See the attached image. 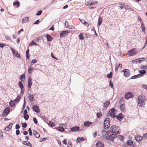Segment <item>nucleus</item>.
I'll use <instances>...</instances> for the list:
<instances>
[{
	"label": "nucleus",
	"mask_w": 147,
	"mask_h": 147,
	"mask_svg": "<svg viewBox=\"0 0 147 147\" xmlns=\"http://www.w3.org/2000/svg\"><path fill=\"white\" fill-rule=\"evenodd\" d=\"M110 131H106V130H103L101 131L102 134L104 136L107 135V136H106L105 137V138L106 140L113 141L115 139V134H112V136H111ZM104 138L105 137H104Z\"/></svg>",
	"instance_id": "f257e3e1"
},
{
	"label": "nucleus",
	"mask_w": 147,
	"mask_h": 147,
	"mask_svg": "<svg viewBox=\"0 0 147 147\" xmlns=\"http://www.w3.org/2000/svg\"><path fill=\"white\" fill-rule=\"evenodd\" d=\"M110 129L111 131H110V133L111 136H112V134H115V138L117 137V134H119L120 133L119 131V128L117 127L115 125H113L111 126Z\"/></svg>",
	"instance_id": "f03ea898"
},
{
	"label": "nucleus",
	"mask_w": 147,
	"mask_h": 147,
	"mask_svg": "<svg viewBox=\"0 0 147 147\" xmlns=\"http://www.w3.org/2000/svg\"><path fill=\"white\" fill-rule=\"evenodd\" d=\"M146 100L144 96L141 95L139 96L138 98V104H140L141 107H142L143 105L144 104Z\"/></svg>",
	"instance_id": "7ed1b4c3"
},
{
	"label": "nucleus",
	"mask_w": 147,
	"mask_h": 147,
	"mask_svg": "<svg viewBox=\"0 0 147 147\" xmlns=\"http://www.w3.org/2000/svg\"><path fill=\"white\" fill-rule=\"evenodd\" d=\"M110 120L109 118H107L104 121V127L105 129H108L110 126Z\"/></svg>",
	"instance_id": "20e7f679"
},
{
	"label": "nucleus",
	"mask_w": 147,
	"mask_h": 147,
	"mask_svg": "<svg viewBox=\"0 0 147 147\" xmlns=\"http://www.w3.org/2000/svg\"><path fill=\"white\" fill-rule=\"evenodd\" d=\"M116 109L115 108H113L111 109L108 112L109 114L113 118L115 117V112Z\"/></svg>",
	"instance_id": "39448f33"
},
{
	"label": "nucleus",
	"mask_w": 147,
	"mask_h": 147,
	"mask_svg": "<svg viewBox=\"0 0 147 147\" xmlns=\"http://www.w3.org/2000/svg\"><path fill=\"white\" fill-rule=\"evenodd\" d=\"M10 111V108L6 107L3 111V113L2 114L3 116L4 117L6 116L9 113Z\"/></svg>",
	"instance_id": "423d86ee"
},
{
	"label": "nucleus",
	"mask_w": 147,
	"mask_h": 147,
	"mask_svg": "<svg viewBox=\"0 0 147 147\" xmlns=\"http://www.w3.org/2000/svg\"><path fill=\"white\" fill-rule=\"evenodd\" d=\"M137 50L135 49H133L129 51L128 54L130 56H133L135 55L137 53Z\"/></svg>",
	"instance_id": "0eeeda50"
},
{
	"label": "nucleus",
	"mask_w": 147,
	"mask_h": 147,
	"mask_svg": "<svg viewBox=\"0 0 147 147\" xmlns=\"http://www.w3.org/2000/svg\"><path fill=\"white\" fill-rule=\"evenodd\" d=\"M122 71L124 72V75L125 77H128L129 76L130 72L128 69H124Z\"/></svg>",
	"instance_id": "6e6552de"
},
{
	"label": "nucleus",
	"mask_w": 147,
	"mask_h": 147,
	"mask_svg": "<svg viewBox=\"0 0 147 147\" xmlns=\"http://www.w3.org/2000/svg\"><path fill=\"white\" fill-rule=\"evenodd\" d=\"M32 108L33 110L36 113H39L40 112V111L38 106L35 105H33L32 106Z\"/></svg>",
	"instance_id": "1a4fd4ad"
},
{
	"label": "nucleus",
	"mask_w": 147,
	"mask_h": 147,
	"mask_svg": "<svg viewBox=\"0 0 147 147\" xmlns=\"http://www.w3.org/2000/svg\"><path fill=\"white\" fill-rule=\"evenodd\" d=\"M68 33V32L67 30L63 31L60 33V37H64L67 36Z\"/></svg>",
	"instance_id": "9d476101"
},
{
	"label": "nucleus",
	"mask_w": 147,
	"mask_h": 147,
	"mask_svg": "<svg viewBox=\"0 0 147 147\" xmlns=\"http://www.w3.org/2000/svg\"><path fill=\"white\" fill-rule=\"evenodd\" d=\"M96 146V147H104V144L101 142H97Z\"/></svg>",
	"instance_id": "9b49d317"
},
{
	"label": "nucleus",
	"mask_w": 147,
	"mask_h": 147,
	"mask_svg": "<svg viewBox=\"0 0 147 147\" xmlns=\"http://www.w3.org/2000/svg\"><path fill=\"white\" fill-rule=\"evenodd\" d=\"M116 118L119 120L121 121L123 118L122 114L121 113H119L117 115L115 116Z\"/></svg>",
	"instance_id": "f8f14e48"
},
{
	"label": "nucleus",
	"mask_w": 147,
	"mask_h": 147,
	"mask_svg": "<svg viewBox=\"0 0 147 147\" xmlns=\"http://www.w3.org/2000/svg\"><path fill=\"white\" fill-rule=\"evenodd\" d=\"M131 96V92H128L126 93L125 94V98L127 99H128L130 98Z\"/></svg>",
	"instance_id": "ddd939ff"
},
{
	"label": "nucleus",
	"mask_w": 147,
	"mask_h": 147,
	"mask_svg": "<svg viewBox=\"0 0 147 147\" xmlns=\"http://www.w3.org/2000/svg\"><path fill=\"white\" fill-rule=\"evenodd\" d=\"M32 84V79L31 78H29L28 79V87L30 88H31V86Z\"/></svg>",
	"instance_id": "4468645a"
},
{
	"label": "nucleus",
	"mask_w": 147,
	"mask_h": 147,
	"mask_svg": "<svg viewBox=\"0 0 147 147\" xmlns=\"http://www.w3.org/2000/svg\"><path fill=\"white\" fill-rule=\"evenodd\" d=\"M28 98L29 100L31 102H32L34 100V96L31 94H28Z\"/></svg>",
	"instance_id": "2eb2a0df"
},
{
	"label": "nucleus",
	"mask_w": 147,
	"mask_h": 147,
	"mask_svg": "<svg viewBox=\"0 0 147 147\" xmlns=\"http://www.w3.org/2000/svg\"><path fill=\"white\" fill-rule=\"evenodd\" d=\"M143 139V138L140 136L137 135L135 137V139L136 141H138L141 140Z\"/></svg>",
	"instance_id": "dca6fc26"
},
{
	"label": "nucleus",
	"mask_w": 147,
	"mask_h": 147,
	"mask_svg": "<svg viewBox=\"0 0 147 147\" xmlns=\"http://www.w3.org/2000/svg\"><path fill=\"white\" fill-rule=\"evenodd\" d=\"M80 129V127L78 126H74L71 129V130L72 131H74L78 130Z\"/></svg>",
	"instance_id": "f3484780"
},
{
	"label": "nucleus",
	"mask_w": 147,
	"mask_h": 147,
	"mask_svg": "<svg viewBox=\"0 0 147 147\" xmlns=\"http://www.w3.org/2000/svg\"><path fill=\"white\" fill-rule=\"evenodd\" d=\"M94 4L95 3L92 1H89L88 2H87L86 3V5L88 6H90L94 5Z\"/></svg>",
	"instance_id": "a211bd4d"
},
{
	"label": "nucleus",
	"mask_w": 147,
	"mask_h": 147,
	"mask_svg": "<svg viewBox=\"0 0 147 147\" xmlns=\"http://www.w3.org/2000/svg\"><path fill=\"white\" fill-rule=\"evenodd\" d=\"M142 76V75L140 74H138L136 75H134L133 76H132L131 79H135L136 78H139Z\"/></svg>",
	"instance_id": "6ab92c4d"
},
{
	"label": "nucleus",
	"mask_w": 147,
	"mask_h": 147,
	"mask_svg": "<svg viewBox=\"0 0 147 147\" xmlns=\"http://www.w3.org/2000/svg\"><path fill=\"white\" fill-rule=\"evenodd\" d=\"M92 123L89 121H85L84 123V126L85 127H88Z\"/></svg>",
	"instance_id": "aec40b11"
},
{
	"label": "nucleus",
	"mask_w": 147,
	"mask_h": 147,
	"mask_svg": "<svg viewBox=\"0 0 147 147\" xmlns=\"http://www.w3.org/2000/svg\"><path fill=\"white\" fill-rule=\"evenodd\" d=\"M85 140V139L83 137H78L77 138L76 141L77 142L79 143L80 141H83Z\"/></svg>",
	"instance_id": "412c9836"
},
{
	"label": "nucleus",
	"mask_w": 147,
	"mask_h": 147,
	"mask_svg": "<svg viewBox=\"0 0 147 147\" xmlns=\"http://www.w3.org/2000/svg\"><path fill=\"white\" fill-rule=\"evenodd\" d=\"M46 37L47 40L48 41H51L53 39V38L48 34L46 35Z\"/></svg>",
	"instance_id": "4be33fe9"
},
{
	"label": "nucleus",
	"mask_w": 147,
	"mask_h": 147,
	"mask_svg": "<svg viewBox=\"0 0 147 147\" xmlns=\"http://www.w3.org/2000/svg\"><path fill=\"white\" fill-rule=\"evenodd\" d=\"M29 20V17H27L24 18L22 20V23H25L27 22Z\"/></svg>",
	"instance_id": "5701e85b"
},
{
	"label": "nucleus",
	"mask_w": 147,
	"mask_h": 147,
	"mask_svg": "<svg viewBox=\"0 0 147 147\" xmlns=\"http://www.w3.org/2000/svg\"><path fill=\"white\" fill-rule=\"evenodd\" d=\"M13 53L14 55H15V56L19 58L20 57V55L18 53V52L17 51L15 50L13 52Z\"/></svg>",
	"instance_id": "b1692460"
},
{
	"label": "nucleus",
	"mask_w": 147,
	"mask_h": 147,
	"mask_svg": "<svg viewBox=\"0 0 147 147\" xmlns=\"http://www.w3.org/2000/svg\"><path fill=\"white\" fill-rule=\"evenodd\" d=\"M21 98V96L18 95V96L17 97V98L16 99H15L14 100V101L15 102H16L17 103H18L19 102V101H20Z\"/></svg>",
	"instance_id": "393cba45"
},
{
	"label": "nucleus",
	"mask_w": 147,
	"mask_h": 147,
	"mask_svg": "<svg viewBox=\"0 0 147 147\" xmlns=\"http://www.w3.org/2000/svg\"><path fill=\"white\" fill-rule=\"evenodd\" d=\"M33 133L34 134V136L36 138H38L40 137V136L39 134L35 131H34L33 132Z\"/></svg>",
	"instance_id": "a878e982"
},
{
	"label": "nucleus",
	"mask_w": 147,
	"mask_h": 147,
	"mask_svg": "<svg viewBox=\"0 0 147 147\" xmlns=\"http://www.w3.org/2000/svg\"><path fill=\"white\" fill-rule=\"evenodd\" d=\"M15 103L14 101L11 100L9 102V105L11 107H13Z\"/></svg>",
	"instance_id": "bb28decb"
},
{
	"label": "nucleus",
	"mask_w": 147,
	"mask_h": 147,
	"mask_svg": "<svg viewBox=\"0 0 147 147\" xmlns=\"http://www.w3.org/2000/svg\"><path fill=\"white\" fill-rule=\"evenodd\" d=\"M102 18L101 17H99L98 21V26H100L102 23Z\"/></svg>",
	"instance_id": "cd10ccee"
},
{
	"label": "nucleus",
	"mask_w": 147,
	"mask_h": 147,
	"mask_svg": "<svg viewBox=\"0 0 147 147\" xmlns=\"http://www.w3.org/2000/svg\"><path fill=\"white\" fill-rule=\"evenodd\" d=\"M139 72L140 74H141L142 75L143 74H145L146 73V71L145 70H141L139 71Z\"/></svg>",
	"instance_id": "c85d7f7f"
},
{
	"label": "nucleus",
	"mask_w": 147,
	"mask_h": 147,
	"mask_svg": "<svg viewBox=\"0 0 147 147\" xmlns=\"http://www.w3.org/2000/svg\"><path fill=\"white\" fill-rule=\"evenodd\" d=\"M141 27L142 30V31L144 32L145 31V25L142 22L141 23Z\"/></svg>",
	"instance_id": "c756f323"
},
{
	"label": "nucleus",
	"mask_w": 147,
	"mask_h": 147,
	"mask_svg": "<svg viewBox=\"0 0 147 147\" xmlns=\"http://www.w3.org/2000/svg\"><path fill=\"white\" fill-rule=\"evenodd\" d=\"M110 102L109 101H107L105 103H104V106L106 107H108V105L110 104Z\"/></svg>",
	"instance_id": "7c9ffc66"
},
{
	"label": "nucleus",
	"mask_w": 147,
	"mask_h": 147,
	"mask_svg": "<svg viewBox=\"0 0 147 147\" xmlns=\"http://www.w3.org/2000/svg\"><path fill=\"white\" fill-rule=\"evenodd\" d=\"M48 124L49 126H50L51 127H53L55 126V123L54 122L49 121Z\"/></svg>",
	"instance_id": "2f4dec72"
},
{
	"label": "nucleus",
	"mask_w": 147,
	"mask_h": 147,
	"mask_svg": "<svg viewBox=\"0 0 147 147\" xmlns=\"http://www.w3.org/2000/svg\"><path fill=\"white\" fill-rule=\"evenodd\" d=\"M133 143V141L131 140H128L127 142V144L129 146L132 145Z\"/></svg>",
	"instance_id": "473e14b6"
},
{
	"label": "nucleus",
	"mask_w": 147,
	"mask_h": 147,
	"mask_svg": "<svg viewBox=\"0 0 147 147\" xmlns=\"http://www.w3.org/2000/svg\"><path fill=\"white\" fill-rule=\"evenodd\" d=\"M18 84L20 89H23L24 88V86L22 82L21 81H19L18 82Z\"/></svg>",
	"instance_id": "72a5a7b5"
},
{
	"label": "nucleus",
	"mask_w": 147,
	"mask_h": 147,
	"mask_svg": "<svg viewBox=\"0 0 147 147\" xmlns=\"http://www.w3.org/2000/svg\"><path fill=\"white\" fill-rule=\"evenodd\" d=\"M96 115L97 118H100L102 115V113L100 111L96 113Z\"/></svg>",
	"instance_id": "f704fd0d"
},
{
	"label": "nucleus",
	"mask_w": 147,
	"mask_h": 147,
	"mask_svg": "<svg viewBox=\"0 0 147 147\" xmlns=\"http://www.w3.org/2000/svg\"><path fill=\"white\" fill-rule=\"evenodd\" d=\"M145 59L144 58H141L140 59H136V63H140L141 61H142L141 59Z\"/></svg>",
	"instance_id": "c9c22d12"
},
{
	"label": "nucleus",
	"mask_w": 147,
	"mask_h": 147,
	"mask_svg": "<svg viewBox=\"0 0 147 147\" xmlns=\"http://www.w3.org/2000/svg\"><path fill=\"white\" fill-rule=\"evenodd\" d=\"M79 37L80 39V40H84V38L83 36V34L82 33H81L79 35Z\"/></svg>",
	"instance_id": "e433bc0d"
},
{
	"label": "nucleus",
	"mask_w": 147,
	"mask_h": 147,
	"mask_svg": "<svg viewBox=\"0 0 147 147\" xmlns=\"http://www.w3.org/2000/svg\"><path fill=\"white\" fill-rule=\"evenodd\" d=\"M125 8L126 10L128 9V10H130L131 11H133V9L129 7L127 5H125Z\"/></svg>",
	"instance_id": "4c0bfd02"
},
{
	"label": "nucleus",
	"mask_w": 147,
	"mask_h": 147,
	"mask_svg": "<svg viewBox=\"0 0 147 147\" xmlns=\"http://www.w3.org/2000/svg\"><path fill=\"white\" fill-rule=\"evenodd\" d=\"M58 130L60 131L63 132L64 131V129L63 127H61L60 126L58 128Z\"/></svg>",
	"instance_id": "58836bf2"
},
{
	"label": "nucleus",
	"mask_w": 147,
	"mask_h": 147,
	"mask_svg": "<svg viewBox=\"0 0 147 147\" xmlns=\"http://www.w3.org/2000/svg\"><path fill=\"white\" fill-rule=\"evenodd\" d=\"M33 70V69L30 67H29L28 68V72L29 74H31Z\"/></svg>",
	"instance_id": "ea45409f"
},
{
	"label": "nucleus",
	"mask_w": 147,
	"mask_h": 147,
	"mask_svg": "<svg viewBox=\"0 0 147 147\" xmlns=\"http://www.w3.org/2000/svg\"><path fill=\"white\" fill-rule=\"evenodd\" d=\"M24 117L26 120H27L29 118V115L27 114H24Z\"/></svg>",
	"instance_id": "a19ab883"
},
{
	"label": "nucleus",
	"mask_w": 147,
	"mask_h": 147,
	"mask_svg": "<svg viewBox=\"0 0 147 147\" xmlns=\"http://www.w3.org/2000/svg\"><path fill=\"white\" fill-rule=\"evenodd\" d=\"M109 86L111 87V88H113V84L111 82V80H110L109 81Z\"/></svg>",
	"instance_id": "79ce46f5"
},
{
	"label": "nucleus",
	"mask_w": 147,
	"mask_h": 147,
	"mask_svg": "<svg viewBox=\"0 0 147 147\" xmlns=\"http://www.w3.org/2000/svg\"><path fill=\"white\" fill-rule=\"evenodd\" d=\"M3 138V133L1 131H0V139H2Z\"/></svg>",
	"instance_id": "37998d69"
},
{
	"label": "nucleus",
	"mask_w": 147,
	"mask_h": 147,
	"mask_svg": "<svg viewBox=\"0 0 147 147\" xmlns=\"http://www.w3.org/2000/svg\"><path fill=\"white\" fill-rule=\"evenodd\" d=\"M27 126V125L26 123H23L22 124V126L23 127L26 128Z\"/></svg>",
	"instance_id": "c03bdc74"
},
{
	"label": "nucleus",
	"mask_w": 147,
	"mask_h": 147,
	"mask_svg": "<svg viewBox=\"0 0 147 147\" xmlns=\"http://www.w3.org/2000/svg\"><path fill=\"white\" fill-rule=\"evenodd\" d=\"M112 73L111 72L107 75V77L109 78H111L112 77Z\"/></svg>",
	"instance_id": "a18cd8bd"
},
{
	"label": "nucleus",
	"mask_w": 147,
	"mask_h": 147,
	"mask_svg": "<svg viewBox=\"0 0 147 147\" xmlns=\"http://www.w3.org/2000/svg\"><path fill=\"white\" fill-rule=\"evenodd\" d=\"M42 12V11H41V10L39 11L36 13V15L37 16H39L41 15Z\"/></svg>",
	"instance_id": "49530a36"
},
{
	"label": "nucleus",
	"mask_w": 147,
	"mask_h": 147,
	"mask_svg": "<svg viewBox=\"0 0 147 147\" xmlns=\"http://www.w3.org/2000/svg\"><path fill=\"white\" fill-rule=\"evenodd\" d=\"M20 78L21 79V80L22 81V79H24L25 78V75L24 74H23L21 76Z\"/></svg>",
	"instance_id": "de8ad7c7"
},
{
	"label": "nucleus",
	"mask_w": 147,
	"mask_h": 147,
	"mask_svg": "<svg viewBox=\"0 0 147 147\" xmlns=\"http://www.w3.org/2000/svg\"><path fill=\"white\" fill-rule=\"evenodd\" d=\"M125 5L123 4H121V5L119 6V7L121 9H123V8H125Z\"/></svg>",
	"instance_id": "09e8293b"
},
{
	"label": "nucleus",
	"mask_w": 147,
	"mask_h": 147,
	"mask_svg": "<svg viewBox=\"0 0 147 147\" xmlns=\"http://www.w3.org/2000/svg\"><path fill=\"white\" fill-rule=\"evenodd\" d=\"M37 43L34 42L33 41H32L29 44V46H31L32 45H36Z\"/></svg>",
	"instance_id": "8fccbe9b"
},
{
	"label": "nucleus",
	"mask_w": 147,
	"mask_h": 147,
	"mask_svg": "<svg viewBox=\"0 0 147 147\" xmlns=\"http://www.w3.org/2000/svg\"><path fill=\"white\" fill-rule=\"evenodd\" d=\"M28 141H23L22 142V143L23 144H24L26 146H28Z\"/></svg>",
	"instance_id": "3c124183"
},
{
	"label": "nucleus",
	"mask_w": 147,
	"mask_h": 147,
	"mask_svg": "<svg viewBox=\"0 0 147 147\" xmlns=\"http://www.w3.org/2000/svg\"><path fill=\"white\" fill-rule=\"evenodd\" d=\"M67 27L69 29H72L74 28V26L72 25H67Z\"/></svg>",
	"instance_id": "603ef678"
},
{
	"label": "nucleus",
	"mask_w": 147,
	"mask_h": 147,
	"mask_svg": "<svg viewBox=\"0 0 147 147\" xmlns=\"http://www.w3.org/2000/svg\"><path fill=\"white\" fill-rule=\"evenodd\" d=\"M28 132L30 136H31L32 135V130L31 128H29L28 129Z\"/></svg>",
	"instance_id": "864d4df0"
},
{
	"label": "nucleus",
	"mask_w": 147,
	"mask_h": 147,
	"mask_svg": "<svg viewBox=\"0 0 147 147\" xmlns=\"http://www.w3.org/2000/svg\"><path fill=\"white\" fill-rule=\"evenodd\" d=\"M13 4L14 5H17V6H18L19 5V3L18 1H16V2H14L13 3Z\"/></svg>",
	"instance_id": "5fc2aeb1"
},
{
	"label": "nucleus",
	"mask_w": 147,
	"mask_h": 147,
	"mask_svg": "<svg viewBox=\"0 0 147 147\" xmlns=\"http://www.w3.org/2000/svg\"><path fill=\"white\" fill-rule=\"evenodd\" d=\"M33 120L34 123L35 124H37V123L38 121H37V119L36 118H35V117L33 119Z\"/></svg>",
	"instance_id": "6e6d98bb"
},
{
	"label": "nucleus",
	"mask_w": 147,
	"mask_h": 147,
	"mask_svg": "<svg viewBox=\"0 0 147 147\" xmlns=\"http://www.w3.org/2000/svg\"><path fill=\"white\" fill-rule=\"evenodd\" d=\"M9 126H8L7 127H6L5 129V130L6 131H9L10 129H11L10 128H9Z\"/></svg>",
	"instance_id": "4d7b16f0"
},
{
	"label": "nucleus",
	"mask_w": 147,
	"mask_h": 147,
	"mask_svg": "<svg viewBox=\"0 0 147 147\" xmlns=\"http://www.w3.org/2000/svg\"><path fill=\"white\" fill-rule=\"evenodd\" d=\"M20 127V126L18 124H17L16 125V129H19Z\"/></svg>",
	"instance_id": "13d9d810"
},
{
	"label": "nucleus",
	"mask_w": 147,
	"mask_h": 147,
	"mask_svg": "<svg viewBox=\"0 0 147 147\" xmlns=\"http://www.w3.org/2000/svg\"><path fill=\"white\" fill-rule=\"evenodd\" d=\"M124 138V137L123 136L121 135L119 136V138L121 140H123Z\"/></svg>",
	"instance_id": "bf43d9fd"
},
{
	"label": "nucleus",
	"mask_w": 147,
	"mask_h": 147,
	"mask_svg": "<svg viewBox=\"0 0 147 147\" xmlns=\"http://www.w3.org/2000/svg\"><path fill=\"white\" fill-rule=\"evenodd\" d=\"M5 38L9 40H11V37H9L8 36H5Z\"/></svg>",
	"instance_id": "052dcab7"
},
{
	"label": "nucleus",
	"mask_w": 147,
	"mask_h": 147,
	"mask_svg": "<svg viewBox=\"0 0 147 147\" xmlns=\"http://www.w3.org/2000/svg\"><path fill=\"white\" fill-rule=\"evenodd\" d=\"M37 62V61L36 59H34L32 60L31 62L32 63H36Z\"/></svg>",
	"instance_id": "680f3d73"
},
{
	"label": "nucleus",
	"mask_w": 147,
	"mask_h": 147,
	"mask_svg": "<svg viewBox=\"0 0 147 147\" xmlns=\"http://www.w3.org/2000/svg\"><path fill=\"white\" fill-rule=\"evenodd\" d=\"M120 109L121 110L123 109H124V107H123V104L121 105H120Z\"/></svg>",
	"instance_id": "e2e57ef3"
},
{
	"label": "nucleus",
	"mask_w": 147,
	"mask_h": 147,
	"mask_svg": "<svg viewBox=\"0 0 147 147\" xmlns=\"http://www.w3.org/2000/svg\"><path fill=\"white\" fill-rule=\"evenodd\" d=\"M142 87L146 90H147V85H143L142 86Z\"/></svg>",
	"instance_id": "0e129e2a"
},
{
	"label": "nucleus",
	"mask_w": 147,
	"mask_h": 147,
	"mask_svg": "<svg viewBox=\"0 0 147 147\" xmlns=\"http://www.w3.org/2000/svg\"><path fill=\"white\" fill-rule=\"evenodd\" d=\"M47 139L46 138H41L40 140V142H41L43 141H44L45 140Z\"/></svg>",
	"instance_id": "69168bd1"
},
{
	"label": "nucleus",
	"mask_w": 147,
	"mask_h": 147,
	"mask_svg": "<svg viewBox=\"0 0 147 147\" xmlns=\"http://www.w3.org/2000/svg\"><path fill=\"white\" fill-rule=\"evenodd\" d=\"M63 144L66 145L67 144V142H66V140L65 139H64L63 141Z\"/></svg>",
	"instance_id": "338daca9"
},
{
	"label": "nucleus",
	"mask_w": 147,
	"mask_h": 147,
	"mask_svg": "<svg viewBox=\"0 0 147 147\" xmlns=\"http://www.w3.org/2000/svg\"><path fill=\"white\" fill-rule=\"evenodd\" d=\"M143 137L144 138H147V133L144 134L143 135Z\"/></svg>",
	"instance_id": "774afa93"
}]
</instances>
